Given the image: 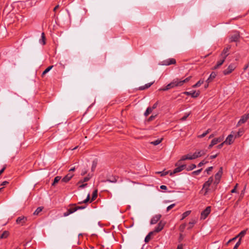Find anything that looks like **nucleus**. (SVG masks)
I'll list each match as a JSON object with an SVG mask.
<instances>
[{"mask_svg":"<svg viewBox=\"0 0 249 249\" xmlns=\"http://www.w3.org/2000/svg\"><path fill=\"white\" fill-rule=\"evenodd\" d=\"M196 221L195 219H192L189 223V227L188 229H190L193 228L194 225L196 223Z\"/></svg>","mask_w":249,"mask_h":249,"instance_id":"obj_30","label":"nucleus"},{"mask_svg":"<svg viewBox=\"0 0 249 249\" xmlns=\"http://www.w3.org/2000/svg\"><path fill=\"white\" fill-rule=\"evenodd\" d=\"M237 238H238V237H237V235H236L235 237H233V238H232V239H230V240L228 242L227 244H228V243H230V242H231V241H234V240H235Z\"/></svg>","mask_w":249,"mask_h":249,"instance_id":"obj_55","label":"nucleus"},{"mask_svg":"<svg viewBox=\"0 0 249 249\" xmlns=\"http://www.w3.org/2000/svg\"><path fill=\"white\" fill-rule=\"evenodd\" d=\"M217 154L211 155L210 158L211 159H213L217 157Z\"/></svg>","mask_w":249,"mask_h":249,"instance_id":"obj_60","label":"nucleus"},{"mask_svg":"<svg viewBox=\"0 0 249 249\" xmlns=\"http://www.w3.org/2000/svg\"><path fill=\"white\" fill-rule=\"evenodd\" d=\"M40 42L43 45L45 44V36L44 33L41 34V39L40 40Z\"/></svg>","mask_w":249,"mask_h":249,"instance_id":"obj_35","label":"nucleus"},{"mask_svg":"<svg viewBox=\"0 0 249 249\" xmlns=\"http://www.w3.org/2000/svg\"><path fill=\"white\" fill-rule=\"evenodd\" d=\"M190 113H187L185 115L182 117L180 120L182 121L186 120L187 117L190 115Z\"/></svg>","mask_w":249,"mask_h":249,"instance_id":"obj_45","label":"nucleus"},{"mask_svg":"<svg viewBox=\"0 0 249 249\" xmlns=\"http://www.w3.org/2000/svg\"><path fill=\"white\" fill-rule=\"evenodd\" d=\"M213 178L211 177L209 178L208 180L204 183L201 191L204 192V196H206L208 193L215 190L216 186H215V184H213Z\"/></svg>","mask_w":249,"mask_h":249,"instance_id":"obj_1","label":"nucleus"},{"mask_svg":"<svg viewBox=\"0 0 249 249\" xmlns=\"http://www.w3.org/2000/svg\"><path fill=\"white\" fill-rule=\"evenodd\" d=\"M158 102H156V103H155L153 107H151V109L153 110V109H155L156 108H157V106H158Z\"/></svg>","mask_w":249,"mask_h":249,"instance_id":"obj_50","label":"nucleus"},{"mask_svg":"<svg viewBox=\"0 0 249 249\" xmlns=\"http://www.w3.org/2000/svg\"><path fill=\"white\" fill-rule=\"evenodd\" d=\"M215 144L213 143V142L212 141L211 144L209 145V148H211L213 145Z\"/></svg>","mask_w":249,"mask_h":249,"instance_id":"obj_59","label":"nucleus"},{"mask_svg":"<svg viewBox=\"0 0 249 249\" xmlns=\"http://www.w3.org/2000/svg\"><path fill=\"white\" fill-rule=\"evenodd\" d=\"M222 174V168L220 167L219 171L215 175V181L213 182V184H215V186L218 184Z\"/></svg>","mask_w":249,"mask_h":249,"instance_id":"obj_11","label":"nucleus"},{"mask_svg":"<svg viewBox=\"0 0 249 249\" xmlns=\"http://www.w3.org/2000/svg\"><path fill=\"white\" fill-rule=\"evenodd\" d=\"M241 244V243H240V241H238L236 244H235V245L234 246V248L233 249H238V248L239 247V246Z\"/></svg>","mask_w":249,"mask_h":249,"instance_id":"obj_47","label":"nucleus"},{"mask_svg":"<svg viewBox=\"0 0 249 249\" xmlns=\"http://www.w3.org/2000/svg\"><path fill=\"white\" fill-rule=\"evenodd\" d=\"M186 157H187V159L188 160H194V159H195L194 156V154L193 155H191V154H187L186 155Z\"/></svg>","mask_w":249,"mask_h":249,"instance_id":"obj_44","label":"nucleus"},{"mask_svg":"<svg viewBox=\"0 0 249 249\" xmlns=\"http://www.w3.org/2000/svg\"><path fill=\"white\" fill-rule=\"evenodd\" d=\"M43 208L42 207H38L34 213V215H37L42 211Z\"/></svg>","mask_w":249,"mask_h":249,"instance_id":"obj_29","label":"nucleus"},{"mask_svg":"<svg viewBox=\"0 0 249 249\" xmlns=\"http://www.w3.org/2000/svg\"><path fill=\"white\" fill-rule=\"evenodd\" d=\"M97 161L95 160H93L92 163V166H91V171L93 172L94 171L95 168L97 166Z\"/></svg>","mask_w":249,"mask_h":249,"instance_id":"obj_41","label":"nucleus"},{"mask_svg":"<svg viewBox=\"0 0 249 249\" xmlns=\"http://www.w3.org/2000/svg\"><path fill=\"white\" fill-rule=\"evenodd\" d=\"M27 219L25 216H20L18 217L16 220V223L18 224H19L21 226L23 225L27 221Z\"/></svg>","mask_w":249,"mask_h":249,"instance_id":"obj_15","label":"nucleus"},{"mask_svg":"<svg viewBox=\"0 0 249 249\" xmlns=\"http://www.w3.org/2000/svg\"><path fill=\"white\" fill-rule=\"evenodd\" d=\"M231 46L229 45L226 48H224L221 53L220 57L221 58H224L226 59V57L229 54V51L230 49H231Z\"/></svg>","mask_w":249,"mask_h":249,"instance_id":"obj_14","label":"nucleus"},{"mask_svg":"<svg viewBox=\"0 0 249 249\" xmlns=\"http://www.w3.org/2000/svg\"><path fill=\"white\" fill-rule=\"evenodd\" d=\"M244 132V130L243 128L239 129L237 133L234 132V134H233L234 138L241 137L243 134Z\"/></svg>","mask_w":249,"mask_h":249,"instance_id":"obj_20","label":"nucleus"},{"mask_svg":"<svg viewBox=\"0 0 249 249\" xmlns=\"http://www.w3.org/2000/svg\"><path fill=\"white\" fill-rule=\"evenodd\" d=\"M59 5H57L56 6H55V7L53 8V11L55 12L59 8Z\"/></svg>","mask_w":249,"mask_h":249,"instance_id":"obj_64","label":"nucleus"},{"mask_svg":"<svg viewBox=\"0 0 249 249\" xmlns=\"http://www.w3.org/2000/svg\"><path fill=\"white\" fill-rule=\"evenodd\" d=\"M211 211V208L210 206L206 207V208L201 212L200 219H205L207 218L208 215L210 214Z\"/></svg>","mask_w":249,"mask_h":249,"instance_id":"obj_7","label":"nucleus"},{"mask_svg":"<svg viewBox=\"0 0 249 249\" xmlns=\"http://www.w3.org/2000/svg\"><path fill=\"white\" fill-rule=\"evenodd\" d=\"M176 60L174 58H168L161 61L160 63L161 65L169 66L172 64H175Z\"/></svg>","mask_w":249,"mask_h":249,"instance_id":"obj_10","label":"nucleus"},{"mask_svg":"<svg viewBox=\"0 0 249 249\" xmlns=\"http://www.w3.org/2000/svg\"><path fill=\"white\" fill-rule=\"evenodd\" d=\"M166 224V222L163 220H161L158 223V226L155 228L154 230L153 231H154V233H158L160 231L164 228L165 225Z\"/></svg>","mask_w":249,"mask_h":249,"instance_id":"obj_8","label":"nucleus"},{"mask_svg":"<svg viewBox=\"0 0 249 249\" xmlns=\"http://www.w3.org/2000/svg\"><path fill=\"white\" fill-rule=\"evenodd\" d=\"M183 93L186 95H190L192 97L196 98L200 94L199 91H196L195 90H192L190 91H185Z\"/></svg>","mask_w":249,"mask_h":249,"instance_id":"obj_12","label":"nucleus"},{"mask_svg":"<svg viewBox=\"0 0 249 249\" xmlns=\"http://www.w3.org/2000/svg\"><path fill=\"white\" fill-rule=\"evenodd\" d=\"M202 170V169L197 170L196 171H195L192 173V175L195 176V175H198L200 174Z\"/></svg>","mask_w":249,"mask_h":249,"instance_id":"obj_43","label":"nucleus"},{"mask_svg":"<svg viewBox=\"0 0 249 249\" xmlns=\"http://www.w3.org/2000/svg\"><path fill=\"white\" fill-rule=\"evenodd\" d=\"M86 173H87V171H86V170L83 171L81 172V175L82 176H84V175H85Z\"/></svg>","mask_w":249,"mask_h":249,"instance_id":"obj_63","label":"nucleus"},{"mask_svg":"<svg viewBox=\"0 0 249 249\" xmlns=\"http://www.w3.org/2000/svg\"><path fill=\"white\" fill-rule=\"evenodd\" d=\"M191 211H186L185 212H184L183 214H182V217L181 218V219H183L184 218H185L186 217H187V216H188L190 213H191Z\"/></svg>","mask_w":249,"mask_h":249,"instance_id":"obj_39","label":"nucleus"},{"mask_svg":"<svg viewBox=\"0 0 249 249\" xmlns=\"http://www.w3.org/2000/svg\"><path fill=\"white\" fill-rule=\"evenodd\" d=\"M6 169V167L5 166H4L2 169H1L0 170V175L4 172V171Z\"/></svg>","mask_w":249,"mask_h":249,"instance_id":"obj_58","label":"nucleus"},{"mask_svg":"<svg viewBox=\"0 0 249 249\" xmlns=\"http://www.w3.org/2000/svg\"><path fill=\"white\" fill-rule=\"evenodd\" d=\"M233 134H234V132L232 131L231 134L228 136L226 140L224 141L226 144L230 145L233 142L235 139Z\"/></svg>","mask_w":249,"mask_h":249,"instance_id":"obj_6","label":"nucleus"},{"mask_svg":"<svg viewBox=\"0 0 249 249\" xmlns=\"http://www.w3.org/2000/svg\"><path fill=\"white\" fill-rule=\"evenodd\" d=\"M175 206V204H172L167 207V211H169Z\"/></svg>","mask_w":249,"mask_h":249,"instance_id":"obj_48","label":"nucleus"},{"mask_svg":"<svg viewBox=\"0 0 249 249\" xmlns=\"http://www.w3.org/2000/svg\"><path fill=\"white\" fill-rule=\"evenodd\" d=\"M226 59L224 58H221L220 60L217 61L216 65L214 66V69H216L219 68L220 66H221L224 62L225 61Z\"/></svg>","mask_w":249,"mask_h":249,"instance_id":"obj_23","label":"nucleus"},{"mask_svg":"<svg viewBox=\"0 0 249 249\" xmlns=\"http://www.w3.org/2000/svg\"><path fill=\"white\" fill-rule=\"evenodd\" d=\"M89 198H90V195L89 194L88 195V196H87V197L86 199H85V200H84L83 201H82V202H78V204H82V203H86L88 202L89 201Z\"/></svg>","mask_w":249,"mask_h":249,"instance_id":"obj_42","label":"nucleus"},{"mask_svg":"<svg viewBox=\"0 0 249 249\" xmlns=\"http://www.w3.org/2000/svg\"><path fill=\"white\" fill-rule=\"evenodd\" d=\"M177 167L174 170L173 172H170V175L172 176L175 174L179 173L183 170L186 167L185 164L180 165L179 161H178L175 164Z\"/></svg>","mask_w":249,"mask_h":249,"instance_id":"obj_4","label":"nucleus"},{"mask_svg":"<svg viewBox=\"0 0 249 249\" xmlns=\"http://www.w3.org/2000/svg\"><path fill=\"white\" fill-rule=\"evenodd\" d=\"M169 173V171H166V172H158V173L161 174V176H163L167 175Z\"/></svg>","mask_w":249,"mask_h":249,"instance_id":"obj_49","label":"nucleus"},{"mask_svg":"<svg viewBox=\"0 0 249 249\" xmlns=\"http://www.w3.org/2000/svg\"><path fill=\"white\" fill-rule=\"evenodd\" d=\"M213 169V167H209V168H208L206 171V172H207L208 174H209V172L211 171Z\"/></svg>","mask_w":249,"mask_h":249,"instance_id":"obj_54","label":"nucleus"},{"mask_svg":"<svg viewBox=\"0 0 249 249\" xmlns=\"http://www.w3.org/2000/svg\"><path fill=\"white\" fill-rule=\"evenodd\" d=\"M216 74L215 72H212L210 76L209 77V78L207 79V82L208 83H210L212 81V80L216 77Z\"/></svg>","mask_w":249,"mask_h":249,"instance_id":"obj_21","label":"nucleus"},{"mask_svg":"<svg viewBox=\"0 0 249 249\" xmlns=\"http://www.w3.org/2000/svg\"><path fill=\"white\" fill-rule=\"evenodd\" d=\"M196 168V165L195 164H192L186 168L187 171H191Z\"/></svg>","mask_w":249,"mask_h":249,"instance_id":"obj_38","label":"nucleus"},{"mask_svg":"<svg viewBox=\"0 0 249 249\" xmlns=\"http://www.w3.org/2000/svg\"><path fill=\"white\" fill-rule=\"evenodd\" d=\"M247 231V229L243 230L241 231L238 235H237V237H238L239 238L238 241H240L241 243L242 238L246 235Z\"/></svg>","mask_w":249,"mask_h":249,"instance_id":"obj_19","label":"nucleus"},{"mask_svg":"<svg viewBox=\"0 0 249 249\" xmlns=\"http://www.w3.org/2000/svg\"><path fill=\"white\" fill-rule=\"evenodd\" d=\"M210 131H211V129H208L205 132L203 133L201 135H198V137L199 138H203L205 136H206Z\"/></svg>","mask_w":249,"mask_h":249,"instance_id":"obj_31","label":"nucleus"},{"mask_svg":"<svg viewBox=\"0 0 249 249\" xmlns=\"http://www.w3.org/2000/svg\"><path fill=\"white\" fill-rule=\"evenodd\" d=\"M162 140V139H157L156 141L151 142V143L154 145H157L159 144L161 142Z\"/></svg>","mask_w":249,"mask_h":249,"instance_id":"obj_32","label":"nucleus"},{"mask_svg":"<svg viewBox=\"0 0 249 249\" xmlns=\"http://www.w3.org/2000/svg\"><path fill=\"white\" fill-rule=\"evenodd\" d=\"M153 84V82L145 84L144 86H142L139 87L140 90H144L145 89H147L149 88L152 84Z\"/></svg>","mask_w":249,"mask_h":249,"instance_id":"obj_25","label":"nucleus"},{"mask_svg":"<svg viewBox=\"0 0 249 249\" xmlns=\"http://www.w3.org/2000/svg\"><path fill=\"white\" fill-rule=\"evenodd\" d=\"M236 68L235 64H231L228 67V68L223 71V74L224 75H228L231 73Z\"/></svg>","mask_w":249,"mask_h":249,"instance_id":"obj_9","label":"nucleus"},{"mask_svg":"<svg viewBox=\"0 0 249 249\" xmlns=\"http://www.w3.org/2000/svg\"><path fill=\"white\" fill-rule=\"evenodd\" d=\"M249 118V113L245 114L242 116L241 118L238 121L237 126H240L241 124L245 123Z\"/></svg>","mask_w":249,"mask_h":249,"instance_id":"obj_13","label":"nucleus"},{"mask_svg":"<svg viewBox=\"0 0 249 249\" xmlns=\"http://www.w3.org/2000/svg\"><path fill=\"white\" fill-rule=\"evenodd\" d=\"M67 211L63 213V216L66 217L70 214L73 213L78 210L83 209L86 206H77L75 204H71L69 205Z\"/></svg>","mask_w":249,"mask_h":249,"instance_id":"obj_2","label":"nucleus"},{"mask_svg":"<svg viewBox=\"0 0 249 249\" xmlns=\"http://www.w3.org/2000/svg\"><path fill=\"white\" fill-rule=\"evenodd\" d=\"M90 178H91V176H90L89 175H88L87 177H85L83 179L80 180L79 181L78 183H83L85 182L88 181Z\"/></svg>","mask_w":249,"mask_h":249,"instance_id":"obj_28","label":"nucleus"},{"mask_svg":"<svg viewBox=\"0 0 249 249\" xmlns=\"http://www.w3.org/2000/svg\"><path fill=\"white\" fill-rule=\"evenodd\" d=\"M206 150H202L196 151L193 154H194V156L196 159L198 157H200L206 154Z\"/></svg>","mask_w":249,"mask_h":249,"instance_id":"obj_17","label":"nucleus"},{"mask_svg":"<svg viewBox=\"0 0 249 249\" xmlns=\"http://www.w3.org/2000/svg\"><path fill=\"white\" fill-rule=\"evenodd\" d=\"M153 110L151 109V107H148L145 111L144 115L145 116H147Z\"/></svg>","mask_w":249,"mask_h":249,"instance_id":"obj_37","label":"nucleus"},{"mask_svg":"<svg viewBox=\"0 0 249 249\" xmlns=\"http://www.w3.org/2000/svg\"><path fill=\"white\" fill-rule=\"evenodd\" d=\"M207 162V161H205L204 160L201 161V162H200L199 163V164H198V167H201L202 166V165H204L205 164H206V163Z\"/></svg>","mask_w":249,"mask_h":249,"instance_id":"obj_46","label":"nucleus"},{"mask_svg":"<svg viewBox=\"0 0 249 249\" xmlns=\"http://www.w3.org/2000/svg\"><path fill=\"white\" fill-rule=\"evenodd\" d=\"M160 188V189H161L162 190H166L167 188L165 185H161Z\"/></svg>","mask_w":249,"mask_h":249,"instance_id":"obj_57","label":"nucleus"},{"mask_svg":"<svg viewBox=\"0 0 249 249\" xmlns=\"http://www.w3.org/2000/svg\"><path fill=\"white\" fill-rule=\"evenodd\" d=\"M73 174L71 173H69L62 179V181L67 183L71 180V179L73 177Z\"/></svg>","mask_w":249,"mask_h":249,"instance_id":"obj_18","label":"nucleus"},{"mask_svg":"<svg viewBox=\"0 0 249 249\" xmlns=\"http://www.w3.org/2000/svg\"><path fill=\"white\" fill-rule=\"evenodd\" d=\"M204 82L203 80H199L196 84L194 85L192 87L193 88H196L200 87Z\"/></svg>","mask_w":249,"mask_h":249,"instance_id":"obj_26","label":"nucleus"},{"mask_svg":"<svg viewBox=\"0 0 249 249\" xmlns=\"http://www.w3.org/2000/svg\"><path fill=\"white\" fill-rule=\"evenodd\" d=\"M224 140V136L219 137V138H214L212 141L215 145L217 143L221 142Z\"/></svg>","mask_w":249,"mask_h":249,"instance_id":"obj_22","label":"nucleus"},{"mask_svg":"<svg viewBox=\"0 0 249 249\" xmlns=\"http://www.w3.org/2000/svg\"><path fill=\"white\" fill-rule=\"evenodd\" d=\"M157 116V115H151L148 119V120L149 121H152L153 120H154L156 116Z\"/></svg>","mask_w":249,"mask_h":249,"instance_id":"obj_51","label":"nucleus"},{"mask_svg":"<svg viewBox=\"0 0 249 249\" xmlns=\"http://www.w3.org/2000/svg\"><path fill=\"white\" fill-rule=\"evenodd\" d=\"M177 249H183V245L182 244L178 245Z\"/></svg>","mask_w":249,"mask_h":249,"instance_id":"obj_61","label":"nucleus"},{"mask_svg":"<svg viewBox=\"0 0 249 249\" xmlns=\"http://www.w3.org/2000/svg\"><path fill=\"white\" fill-rule=\"evenodd\" d=\"M240 37V34L238 32H235L233 34L229 36V42H237L239 40Z\"/></svg>","mask_w":249,"mask_h":249,"instance_id":"obj_5","label":"nucleus"},{"mask_svg":"<svg viewBox=\"0 0 249 249\" xmlns=\"http://www.w3.org/2000/svg\"><path fill=\"white\" fill-rule=\"evenodd\" d=\"M9 235V232L8 231H4L2 234L0 236V238L1 239H3V238H7Z\"/></svg>","mask_w":249,"mask_h":249,"instance_id":"obj_36","label":"nucleus"},{"mask_svg":"<svg viewBox=\"0 0 249 249\" xmlns=\"http://www.w3.org/2000/svg\"><path fill=\"white\" fill-rule=\"evenodd\" d=\"M97 190H95L93 191V192L92 193L91 200L93 201V200H95V198L97 197Z\"/></svg>","mask_w":249,"mask_h":249,"instance_id":"obj_40","label":"nucleus"},{"mask_svg":"<svg viewBox=\"0 0 249 249\" xmlns=\"http://www.w3.org/2000/svg\"><path fill=\"white\" fill-rule=\"evenodd\" d=\"M154 231H150L145 237L144 241L145 243H148L151 239V236L153 235Z\"/></svg>","mask_w":249,"mask_h":249,"instance_id":"obj_24","label":"nucleus"},{"mask_svg":"<svg viewBox=\"0 0 249 249\" xmlns=\"http://www.w3.org/2000/svg\"><path fill=\"white\" fill-rule=\"evenodd\" d=\"M61 178L60 176H56V177H55L53 180V182L52 183V185H55V184L57 183L61 179Z\"/></svg>","mask_w":249,"mask_h":249,"instance_id":"obj_33","label":"nucleus"},{"mask_svg":"<svg viewBox=\"0 0 249 249\" xmlns=\"http://www.w3.org/2000/svg\"><path fill=\"white\" fill-rule=\"evenodd\" d=\"M188 160V159H187L186 155H184L181 157V159L179 161L180 162V161H181V160Z\"/></svg>","mask_w":249,"mask_h":249,"instance_id":"obj_52","label":"nucleus"},{"mask_svg":"<svg viewBox=\"0 0 249 249\" xmlns=\"http://www.w3.org/2000/svg\"><path fill=\"white\" fill-rule=\"evenodd\" d=\"M53 67V66H51L48 67L47 69L45 70V71L42 73V76H43L45 75L47 72H48Z\"/></svg>","mask_w":249,"mask_h":249,"instance_id":"obj_34","label":"nucleus"},{"mask_svg":"<svg viewBox=\"0 0 249 249\" xmlns=\"http://www.w3.org/2000/svg\"><path fill=\"white\" fill-rule=\"evenodd\" d=\"M87 185H88L87 183L82 184L79 186V188H83L85 187L86 186H87Z\"/></svg>","mask_w":249,"mask_h":249,"instance_id":"obj_56","label":"nucleus"},{"mask_svg":"<svg viewBox=\"0 0 249 249\" xmlns=\"http://www.w3.org/2000/svg\"><path fill=\"white\" fill-rule=\"evenodd\" d=\"M8 183V182L7 181H4L3 182H2V183H1V185H5L6 184H7Z\"/></svg>","mask_w":249,"mask_h":249,"instance_id":"obj_62","label":"nucleus"},{"mask_svg":"<svg viewBox=\"0 0 249 249\" xmlns=\"http://www.w3.org/2000/svg\"><path fill=\"white\" fill-rule=\"evenodd\" d=\"M172 88H173V87H172L171 83H170L168 84L166 87L160 89V90L165 91V90H167L172 89Z\"/></svg>","mask_w":249,"mask_h":249,"instance_id":"obj_27","label":"nucleus"},{"mask_svg":"<svg viewBox=\"0 0 249 249\" xmlns=\"http://www.w3.org/2000/svg\"><path fill=\"white\" fill-rule=\"evenodd\" d=\"M161 217V215L160 214L155 215L151 219L150 224L151 225H154V224H156L160 220Z\"/></svg>","mask_w":249,"mask_h":249,"instance_id":"obj_16","label":"nucleus"},{"mask_svg":"<svg viewBox=\"0 0 249 249\" xmlns=\"http://www.w3.org/2000/svg\"><path fill=\"white\" fill-rule=\"evenodd\" d=\"M191 76L187 77L184 80H179L178 78L174 79L171 83L173 88L177 87H180L185 83H187L190 80Z\"/></svg>","mask_w":249,"mask_h":249,"instance_id":"obj_3","label":"nucleus"},{"mask_svg":"<svg viewBox=\"0 0 249 249\" xmlns=\"http://www.w3.org/2000/svg\"><path fill=\"white\" fill-rule=\"evenodd\" d=\"M224 144H225V143L224 142L222 143H221V144H219L217 147L218 149H220L223 147V146Z\"/></svg>","mask_w":249,"mask_h":249,"instance_id":"obj_53","label":"nucleus"}]
</instances>
